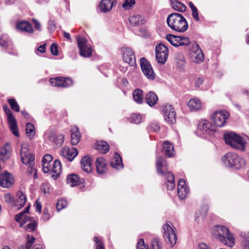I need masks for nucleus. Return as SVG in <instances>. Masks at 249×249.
Listing matches in <instances>:
<instances>
[{"instance_id": "obj_1", "label": "nucleus", "mask_w": 249, "mask_h": 249, "mask_svg": "<svg viewBox=\"0 0 249 249\" xmlns=\"http://www.w3.org/2000/svg\"><path fill=\"white\" fill-rule=\"evenodd\" d=\"M213 235L225 245L232 247L235 244V238L232 233L226 227L216 225L212 230Z\"/></svg>"}, {"instance_id": "obj_2", "label": "nucleus", "mask_w": 249, "mask_h": 249, "mask_svg": "<svg viewBox=\"0 0 249 249\" xmlns=\"http://www.w3.org/2000/svg\"><path fill=\"white\" fill-rule=\"evenodd\" d=\"M168 25L172 30L178 32H184L188 28L185 18L178 13H172L167 18Z\"/></svg>"}, {"instance_id": "obj_3", "label": "nucleus", "mask_w": 249, "mask_h": 249, "mask_svg": "<svg viewBox=\"0 0 249 249\" xmlns=\"http://www.w3.org/2000/svg\"><path fill=\"white\" fill-rule=\"evenodd\" d=\"M224 138L226 143L232 148L241 151L245 150L246 141L239 135L232 132H227L224 134Z\"/></svg>"}, {"instance_id": "obj_4", "label": "nucleus", "mask_w": 249, "mask_h": 249, "mask_svg": "<svg viewBox=\"0 0 249 249\" xmlns=\"http://www.w3.org/2000/svg\"><path fill=\"white\" fill-rule=\"evenodd\" d=\"M20 157L22 163L28 165L27 170L29 173L35 172L34 176H36V170L34 168V156L29 153L26 144H22L21 146Z\"/></svg>"}, {"instance_id": "obj_5", "label": "nucleus", "mask_w": 249, "mask_h": 249, "mask_svg": "<svg viewBox=\"0 0 249 249\" xmlns=\"http://www.w3.org/2000/svg\"><path fill=\"white\" fill-rule=\"evenodd\" d=\"M225 165L230 167L239 169L245 166V161L243 158L233 153H228L222 158Z\"/></svg>"}, {"instance_id": "obj_6", "label": "nucleus", "mask_w": 249, "mask_h": 249, "mask_svg": "<svg viewBox=\"0 0 249 249\" xmlns=\"http://www.w3.org/2000/svg\"><path fill=\"white\" fill-rule=\"evenodd\" d=\"M163 237L166 242L173 247L177 243V237L175 233V228L170 222H166L163 226Z\"/></svg>"}, {"instance_id": "obj_7", "label": "nucleus", "mask_w": 249, "mask_h": 249, "mask_svg": "<svg viewBox=\"0 0 249 249\" xmlns=\"http://www.w3.org/2000/svg\"><path fill=\"white\" fill-rule=\"evenodd\" d=\"M156 166L158 173L164 175L166 176L167 182H168V181H175V177L174 174L170 172H167V164L163 157H157L156 160Z\"/></svg>"}, {"instance_id": "obj_8", "label": "nucleus", "mask_w": 249, "mask_h": 249, "mask_svg": "<svg viewBox=\"0 0 249 249\" xmlns=\"http://www.w3.org/2000/svg\"><path fill=\"white\" fill-rule=\"evenodd\" d=\"M3 109L7 115L8 124L11 131L14 135L18 137L19 136V133L17 121L15 117L13 115L11 110L6 105L3 106Z\"/></svg>"}, {"instance_id": "obj_9", "label": "nucleus", "mask_w": 249, "mask_h": 249, "mask_svg": "<svg viewBox=\"0 0 249 249\" xmlns=\"http://www.w3.org/2000/svg\"><path fill=\"white\" fill-rule=\"evenodd\" d=\"M76 41L80 50V55L85 57L91 56L92 48L90 45L87 44V40L85 38L77 36Z\"/></svg>"}, {"instance_id": "obj_10", "label": "nucleus", "mask_w": 249, "mask_h": 249, "mask_svg": "<svg viewBox=\"0 0 249 249\" xmlns=\"http://www.w3.org/2000/svg\"><path fill=\"white\" fill-rule=\"evenodd\" d=\"M156 57L159 63L164 64L165 63L168 56V49L162 43H160L156 46Z\"/></svg>"}, {"instance_id": "obj_11", "label": "nucleus", "mask_w": 249, "mask_h": 249, "mask_svg": "<svg viewBox=\"0 0 249 249\" xmlns=\"http://www.w3.org/2000/svg\"><path fill=\"white\" fill-rule=\"evenodd\" d=\"M161 112L164 119L168 123L173 124L176 121V115L174 108L169 104H165L161 107Z\"/></svg>"}, {"instance_id": "obj_12", "label": "nucleus", "mask_w": 249, "mask_h": 249, "mask_svg": "<svg viewBox=\"0 0 249 249\" xmlns=\"http://www.w3.org/2000/svg\"><path fill=\"white\" fill-rule=\"evenodd\" d=\"M230 117L229 113L225 110L215 112L212 115V120L214 124L218 127H222L225 124L226 120Z\"/></svg>"}, {"instance_id": "obj_13", "label": "nucleus", "mask_w": 249, "mask_h": 249, "mask_svg": "<svg viewBox=\"0 0 249 249\" xmlns=\"http://www.w3.org/2000/svg\"><path fill=\"white\" fill-rule=\"evenodd\" d=\"M140 62L141 69L144 75L149 79L154 80L155 74L150 63L144 57L141 58Z\"/></svg>"}, {"instance_id": "obj_14", "label": "nucleus", "mask_w": 249, "mask_h": 249, "mask_svg": "<svg viewBox=\"0 0 249 249\" xmlns=\"http://www.w3.org/2000/svg\"><path fill=\"white\" fill-rule=\"evenodd\" d=\"M198 131L204 135H211L216 130L210 122L206 120H201L198 124Z\"/></svg>"}, {"instance_id": "obj_15", "label": "nucleus", "mask_w": 249, "mask_h": 249, "mask_svg": "<svg viewBox=\"0 0 249 249\" xmlns=\"http://www.w3.org/2000/svg\"><path fill=\"white\" fill-rule=\"evenodd\" d=\"M122 52L123 60L130 66H134L136 63V58L132 49L128 47H123Z\"/></svg>"}, {"instance_id": "obj_16", "label": "nucleus", "mask_w": 249, "mask_h": 249, "mask_svg": "<svg viewBox=\"0 0 249 249\" xmlns=\"http://www.w3.org/2000/svg\"><path fill=\"white\" fill-rule=\"evenodd\" d=\"M50 82L53 86L63 88H67L73 84L71 79L61 77L50 78Z\"/></svg>"}, {"instance_id": "obj_17", "label": "nucleus", "mask_w": 249, "mask_h": 249, "mask_svg": "<svg viewBox=\"0 0 249 249\" xmlns=\"http://www.w3.org/2000/svg\"><path fill=\"white\" fill-rule=\"evenodd\" d=\"M192 60L196 63H200L204 60V55L199 45L196 43L193 44L191 49Z\"/></svg>"}, {"instance_id": "obj_18", "label": "nucleus", "mask_w": 249, "mask_h": 249, "mask_svg": "<svg viewBox=\"0 0 249 249\" xmlns=\"http://www.w3.org/2000/svg\"><path fill=\"white\" fill-rule=\"evenodd\" d=\"M30 207V205H28L23 212L16 215L15 220L18 222H21V224L23 225L29 223L31 222V220L35 219L33 217L25 215V213H29Z\"/></svg>"}, {"instance_id": "obj_19", "label": "nucleus", "mask_w": 249, "mask_h": 249, "mask_svg": "<svg viewBox=\"0 0 249 249\" xmlns=\"http://www.w3.org/2000/svg\"><path fill=\"white\" fill-rule=\"evenodd\" d=\"M78 151L74 147H64L61 151V155L69 161H72L77 155Z\"/></svg>"}, {"instance_id": "obj_20", "label": "nucleus", "mask_w": 249, "mask_h": 249, "mask_svg": "<svg viewBox=\"0 0 249 249\" xmlns=\"http://www.w3.org/2000/svg\"><path fill=\"white\" fill-rule=\"evenodd\" d=\"M14 182L13 176L7 172L0 176V185L3 188H9Z\"/></svg>"}, {"instance_id": "obj_21", "label": "nucleus", "mask_w": 249, "mask_h": 249, "mask_svg": "<svg viewBox=\"0 0 249 249\" xmlns=\"http://www.w3.org/2000/svg\"><path fill=\"white\" fill-rule=\"evenodd\" d=\"M117 4V0H102L99 5L101 12L107 13L111 11Z\"/></svg>"}, {"instance_id": "obj_22", "label": "nucleus", "mask_w": 249, "mask_h": 249, "mask_svg": "<svg viewBox=\"0 0 249 249\" xmlns=\"http://www.w3.org/2000/svg\"><path fill=\"white\" fill-rule=\"evenodd\" d=\"M27 201L26 195L20 191H18L16 193L15 199H14V204L18 209H20L24 207Z\"/></svg>"}, {"instance_id": "obj_23", "label": "nucleus", "mask_w": 249, "mask_h": 249, "mask_svg": "<svg viewBox=\"0 0 249 249\" xmlns=\"http://www.w3.org/2000/svg\"><path fill=\"white\" fill-rule=\"evenodd\" d=\"M188 190L184 179H179L178 184V194L180 199L185 198L188 195Z\"/></svg>"}, {"instance_id": "obj_24", "label": "nucleus", "mask_w": 249, "mask_h": 249, "mask_svg": "<svg viewBox=\"0 0 249 249\" xmlns=\"http://www.w3.org/2000/svg\"><path fill=\"white\" fill-rule=\"evenodd\" d=\"M129 21L132 26H139L145 22L144 18L138 14L130 15L129 17Z\"/></svg>"}, {"instance_id": "obj_25", "label": "nucleus", "mask_w": 249, "mask_h": 249, "mask_svg": "<svg viewBox=\"0 0 249 249\" xmlns=\"http://www.w3.org/2000/svg\"><path fill=\"white\" fill-rule=\"evenodd\" d=\"M188 106L192 111L201 110L203 108V104L201 101L197 98L191 99L188 103Z\"/></svg>"}, {"instance_id": "obj_26", "label": "nucleus", "mask_w": 249, "mask_h": 249, "mask_svg": "<svg viewBox=\"0 0 249 249\" xmlns=\"http://www.w3.org/2000/svg\"><path fill=\"white\" fill-rule=\"evenodd\" d=\"M50 173L52 177L54 179H56L59 177L61 173V164L59 160H54Z\"/></svg>"}, {"instance_id": "obj_27", "label": "nucleus", "mask_w": 249, "mask_h": 249, "mask_svg": "<svg viewBox=\"0 0 249 249\" xmlns=\"http://www.w3.org/2000/svg\"><path fill=\"white\" fill-rule=\"evenodd\" d=\"M96 170L98 174H103L107 170V164L105 160L102 158H98L96 160Z\"/></svg>"}, {"instance_id": "obj_28", "label": "nucleus", "mask_w": 249, "mask_h": 249, "mask_svg": "<svg viewBox=\"0 0 249 249\" xmlns=\"http://www.w3.org/2000/svg\"><path fill=\"white\" fill-rule=\"evenodd\" d=\"M49 140L53 143L61 145L64 141V135L62 134H56L52 132L49 137Z\"/></svg>"}, {"instance_id": "obj_29", "label": "nucleus", "mask_w": 249, "mask_h": 249, "mask_svg": "<svg viewBox=\"0 0 249 249\" xmlns=\"http://www.w3.org/2000/svg\"><path fill=\"white\" fill-rule=\"evenodd\" d=\"M71 131V143L73 145H76L80 141V133L79 129L76 127L72 128Z\"/></svg>"}, {"instance_id": "obj_30", "label": "nucleus", "mask_w": 249, "mask_h": 249, "mask_svg": "<svg viewBox=\"0 0 249 249\" xmlns=\"http://www.w3.org/2000/svg\"><path fill=\"white\" fill-rule=\"evenodd\" d=\"M162 152L168 157H172L175 155V150L173 145L168 142L163 143Z\"/></svg>"}, {"instance_id": "obj_31", "label": "nucleus", "mask_w": 249, "mask_h": 249, "mask_svg": "<svg viewBox=\"0 0 249 249\" xmlns=\"http://www.w3.org/2000/svg\"><path fill=\"white\" fill-rule=\"evenodd\" d=\"M81 168L87 173L91 171V159L88 156H85L81 160Z\"/></svg>"}, {"instance_id": "obj_32", "label": "nucleus", "mask_w": 249, "mask_h": 249, "mask_svg": "<svg viewBox=\"0 0 249 249\" xmlns=\"http://www.w3.org/2000/svg\"><path fill=\"white\" fill-rule=\"evenodd\" d=\"M94 147L101 153L104 154L107 153L109 150V146L108 143L105 141L98 142L95 144Z\"/></svg>"}, {"instance_id": "obj_33", "label": "nucleus", "mask_w": 249, "mask_h": 249, "mask_svg": "<svg viewBox=\"0 0 249 249\" xmlns=\"http://www.w3.org/2000/svg\"><path fill=\"white\" fill-rule=\"evenodd\" d=\"M10 155L9 146L6 144L0 150V159L2 161L4 162L9 159Z\"/></svg>"}, {"instance_id": "obj_34", "label": "nucleus", "mask_w": 249, "mask_h": 249, "mask_svg": "<svg viewBox=\"0 0 249 249\" xmlns=\"http://www.w3.org/2000/svg\"><path fill=\"white\" fill-rule=\"evenodd\" d=\"M145 100L147 104L152 107L157 103L158 97L154 92L150 91L146 94Z\"/></svg>"}, {"instance_id": "obj_35", "label": "nucleus", "mask_w": 249, "mask_h": 249, "mask_svg": "<svg viewBox=\"0 0 249 249\" xmlns=\"http://www.w3.org/2000/svg\"><path fill=\"white\" fill-rule=\"evenodd\" d=\"M110 165L113 168L116 169H120L123 167L122 158L118 154H115L113 159L110 163Z\"/></svg>"}, {"instance_id": "obj_36", "label": "nucleus", "mask_w": 249, "mask_h": 249, "mask_svg": "<svg viewBox=\"0 0 249 249\" xmlns=\"http://www.w3.org/2000/svg\"><path fill=\"white\" fill-rule=\"evenodd\" d=\"M171 3L172 8L175 10L180 12H184L186 10L185 5L178 0H171Z\"/></svg>"}, {"instance_id": "obj_37", "label": "nucleus", "mask_w": 249, "mask_h": 249, "mask_svg": "<svg viewBox=\"0 0 249 249\" xmlns=\"http://www.w3.org/2000/svg\"><path fill=\"white\" fill-rule=\"evenodd\" d=\"M80 182L79 177L75 174H71L68 176L67 183L71 187L78 185Z\"/></svg>"}, {"instance_id": "obj_38", "label": "nucleus", "mask_w": 249, "mask_h": 249, "mask_svg": "<svg viewBox=\"0 0 249 249\" xmlns=\"http://www.w3.org/2000/svg\"><path fill=\"white\" fill-rule=\"evenodd\" d=\"M17 28L21 31H25L29 33H33L34 31L31 24L26 21L19 22L17 25Z\"/></svg>"}, {"instance_id": "obj_39", "label": "nucleus", "mask_w": 249, "mask_h": 249, "mask_svg": "<svg viewBox=\"0 0 249 249\" xmlns=\"http://www.w3.org/2000/svg\"><path fill=\"white\" fill-rule=\"evenodd\" d=\"M166 39L173 46L178 47L180 46V37L171 34H168L166 36Z\"/></svg>"}, {"instance_id": "obj_40", "label": "nucleus", "mask_w": 249, "mask_h": 249, "mask_svg": "<svg viewBox=\"0 0 249 249\" xmlns=\"http://www.w3.org/2000/svg\"><path fill=\"white\" fill-rule=\"evenodd\" d=\"M133 98L134 101L138 104H142L143 102L142 91L136 89L133 92Z\"/></svg>"}, {"instance_id": "obj_41", "label": "nucleus", "mask_w": 249, "mask_h": 249, "mask_svg": "<svg viewBox=\"0 0 249 249\" xmlns=\"http://www.w3.org/2000/svg\"><path fill=\"white\" fill-rule=\"evenodd\" d=\"M26 132L27 136L32 139L34 137L35 133L34 126L30 123H27L26 125Z\"/></svg>"}, {"instance_id": "obj_42", "label": "nucleus", "mask_w": 249, "mask_h": 249, "mask_svg": "<svg viewBox=\"0 0 249 249\" xmlns=\"http://www.w3.org/2000/svg\"><path fill=\"white\" fill-rule=\"evenodd\" d=\"M37 224L36 219L31 220V222L28 223L25 226V230L28 231H33L35 230L37 227Z\"/></svg>"}, {"instance_id": "obj_43", "label": "nucleus", "mask_w": 249, "mask_h": 249, "mask_svg": "<svg viewBox=\"0 0 249 249\" xmlns=\"http://www.w3.org/2000/svg\"><path fill=\"white\" fill-rule=\"evenodd\" d=\"M128 119L130 123L136 124L141 123L142 120V117L139 114H132Z\"/></svg>"}, {"instance_id": "obj_44", "label": "nucleus", "mask_w": 249, "mask_h": 249, "mask_svg": "<svg viewBox=\"0 0 249 249\" xmlns=\"http://www.w3.org/2000/svg\"><path fill=\"white\" fill-rule=\"evenodd\" d=\"M189 5L192 12V16L196 21H199V17L198 16V11L196 7L194 5L193 2H189Z\"/></svg>"}, {"instance_id": "obj_45", "label": "nucleus", "mask_w": 249, "mask_h": 249, "mask_svg": "<svg viewBox=\"0 0 249 249\" xmlns=\"http://www.w3.org/2000/svg\"><path fill=\"white\" fill-rule=\"evenodd\" d=\"M162 244L159 239L154 238L151 243V249H162Z\"/></svg>"}, {"instance_id": "obj_46", "label": "nucleus", "mask_w": 249, "mask_h": 249, "mask_svg": "<svg viewBox=\"0 0 249 249\" xmlns=\"http://www.w3.org/2000/svg\"><path fill=\"white\" fill-rule=\"evenodd\" d=\"M8 102L13 110L16 112H19L20 107L16 100L14 99H10L8 100Z\"/></svg>"}, {"instance_id": "obj_47", "label": "nucleus", "mask_w": 249, "mask_h": 249, "mask_svg": "<svg viewBox=\"0 0 249 249\" xmlns=\"http://www.w3.org/2000/svg\"><path fill=\"white\" fill-rule=\"evenodd\" d=\"M68 203L66 200L64 199H60L57 201L56 209L58 211H59L66 207Z\"/></svg>"}, {"instance_id": "obj_48", "label": "nucleus", "mask_w": 249, "mask_h": 249, "mask_svg": "<svg viewBox=\"0 0 249 249\" xmlns=\"http://www.w3.org/2000/svg\"><path fill=\"white\" fill-rule=\"evenodd\" d=\"M35 238L34 237L28 236L27 241L25 245V249H30L33 244L34 243Z\"/></svg>"}, {"instance_id": "obj_49", "label": "nucleus", "mask_w": 249, "mask_h": 249, "mask_svg": "<svg viewBox=\"0 0 249 249\" xmlns=\"http://www.w3.org/2000/svg\"><path fill=\"white\" fill-rule=\"evenodd\" d=\"M42 170L44 173H47L49 172H51L52 163H48L47 162L42 163Z\"/></svg>"}, {"instance_id": "obj_50", "label": "nucleus", "mask_w": 249, "mask_h": 249, "mask_svg": "<svg viewBox=\"0 0 249 249\" xmlns=\"http://www.w3.org/2000/svg\"><path fill=\"white\" fill-rule=\"evenodd\" d=\"M149 130L157 132L160 129V126L157 123H153L148 126Z\"/></svg>"}, {"instance_id": "obj_51", "label": "nucleus", "mask_w": 249, "mask_h": 249, "mask_svg": "<svg viewBox=\"0 0 249 249\" xmlns=\"http://www.w3.org/2000/svg\"><path fill=\"white\" fill-rule=\"evenodd\" d=\"M135 3V0H125L122 6L125 9L130 8Z\"/></svg>"}, {"instance_id": "obj_52", "label": "nucleus", "mask_w": 249, "mask_h": 249, "mask_svg": "<svg viewBox=\"0 0 249 249\" xmlns=\"http://www.w3.org/2000/svg\"><path fill=\"white\" fill-rule=\"evenodd\" d=\"M4 199L6 203L14 204V199L13 196L9 193L6 194L4 196Z\"/></svg>"}, {"instance_id": "obj_53", "label": "nucleus", "mask_w": 249, "mask_h": 249, "mask_svg": "<svg viewBox=\"0 0 249 249\" xmlns=\"http://www.w3.org/2000/svg\"><path fill=\"white\" fill-rule=\"evenodd\" d=\"M94 241L96 244V249H105L103 243L97 237H94Z\"/></svg>"}, {"instance_id": "obj_54", "label": "nucleus", "mask_w": 249, "mask_h": 249, "mask_svg": "<svg viewBox=\"0 0 249 249\" xmlns=\"http://www.w3.org/2000/svg\"><path fill=\"white\" fill-rule=\"evenodd\" d=\"M50 50L51 53L54 55L58 54V47L55 43H53L51 46Z\"/></svg>"}, {"instance_id": "obj_55", "label": "nucleus", "mask_w": 249, "mask_h": 249, "mask_svg": "<svg viewBox=\"0 0 249 249\" xmlns=\"http://www.w3.org/2000/svg\"><path fill=\"white\" fill-rule=\"evenodd\" d=\"M52 156L49 154H46L43 157L42 163L47 162L48 163H52Z\"/></svg>"}, {"instance_id": "obj_56", "label": "nucleus", "mask_w": 249, "mask_h": 249, "mask_svg": "<svg viewBox=\"0 0 249 249\" xmlns=\"http://www.w3.org/2000/svg\"><path fill=\"white\" fill-rule=\"evenodd\" d=\"M180 37V46L188 45L190 43V39L187 37L181 36Z\"/></svg>"}, {"instance_id": "obj_57", "label": "nucleus", "mask_w": 249, "mask_h": 249, "mask_svg": "<svg viewBox=\"0 0 249 249\" xmlns=\"http://www.w3.org/2000/svg\"><path fill=\"white\" fill-rule=\"evenodd\" d=\"M137 249H148V248L145 245L144 240L141 239L138 243Z\"/></svg>"}, {"instance_id": "obj_58", "label": "nucleus", "mask_w": 249, "mask_h": 249, "mask_svg": "<svg viewBox=\"0 0 249 249\" xmlns=\"http://www.w3.org/2000/svg\"><path fill=\"white\" fill-rule=\"evenodd\" d=\"M5 36H2L0 37V45L3 47H6L8 46V42L5 38Z\"/></svg>"}, {"instance_id": "obj_59", "label": "nucleus", "mask_w": 249, "mask_h": 249, "mask_svg": "<svg viewBox=\"0 0 249 249\" xmlns=\"http://www.w3.org/2000/svg\"><path fill=\"white\" fill-rule=\"evenodd\" d=\"M166 186L168 190H173L175 187V181H168V182H167Z\"/></svg>"}, {"instance_id": "obj_60", "label": "nucleus", "mask_w": 249, "mask_h": 249, "mask_svg": "<svg viewBox=\"0 0 249 249\" xmlns=\"http://www.w3.org/2000/svg\"><path fill=\"white\" fill-rule=\"evenodd\" d=\"M41 218L44 221H47L50 218V214L48 213V211L47 210H44V213Z\"/></svg>"}, {"instance_id": "obj_61", "label": "nucleus", "mask_w": 249, "mask_h": 249, "mask_svg": "<svg viewBox=\"0 0 249 249\" xmlns=\"http://www.w3.org/2000/svg\"><path fill=\"white\" fill-rule=\"evenodd\" d=\"M177 64L178 67L182 69L184 68L185 65V61L183 59H181L178 61H177Z\"/></svg>"}, {"instance_id": "obj_62", "label": "nucleus", "mask_w": 249, "mask_h": 249, "mask_svg": "<svg viewBox=\"0 0 249 249\" xmlns=\"http://www.w3.org/2000/svg\"><path fill=\"white\" fill-rule=\"evenodd\" d=\"M32 21H33V23L34 24L35 28L36 30H40V24L39 22V21L35 18H33L32 19Z\"/></svg>"}, {"instance_id": "obj_63", "label": "nucleus", "mask_w": 249, "mask_h": 249, "mask_svg": "<svg viewBox=\"0 0 249 249\" xmlns=\"http://www.w3.org/2000/svg\"><path fill=\"white\" fill-rule=\"evenodd\" d=\"M35 206L36 207V211H38L39 212H41L42 206L38 200L36 201Z\"/></svg>"}, {"instance_id": "obj_64", "label": "nucleus", "mask_w": 249, "mask_h": 249, "mask_svg": "<svg viewBox=\"0 0 249 249\" xmlns=\"http://www.w3.org/2000/svg\"><path fill=\"white\" fill-rule=\"evenodd\" d=\"M37 50L41 53H45L46 51V44H44L39 46L38 47Z\"/></svg>"}]
</instances>
